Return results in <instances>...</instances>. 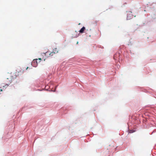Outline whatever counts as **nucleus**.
Listing matches in <instances>:
<instances>
[{
  "mask_svg": "<svg viewBox=\"0 0 156 156\" xmlns=\"http://www.w3.org/2000/svg\"><path fill=\"white\" fill-rule=\"evenodd\" d=\"M12 81L11 80H9V83H6L5 85H3V84H2L1 85V87H0V88H2L4 90L5 88L6 87H7L11 83Z\"/></svg>",
  "mask_w": 156,
  "mask_h": 156,
  "instance_id": "1",
  "label": "nucleus"
},
{
  "mask_svg": "<svg viewBox=\"0 0 156 156\" xmlns=\"http://www.w3.org/2000/svg\"><path fill=\"white\" fill-rule=\"evenodd\" d=\"M132 13V12L131 11H129L128 12L127 17V20H130L132 18L133 16L131 14Z\"/></svg>",
  "mask_w": 156,
  "mask_h": 156,
  "instance_id": "2",
  "label": "nucleus"
},
{
  "mask_svg": "<svg viewBox=\"0 0 156 156\" xmlns=\"http://www.w3.org/2000/svg\"><path fill=\"white\" fill-rule=\"evenodd\" d=\"M120 56V53H116L114 56V59L115 60H117V59H119Z\"/></svg>",
  "mask_w": 156,
  "mask_h": 156,
  "instance_id": "3",
  "label": "nucleus"
},
{
  "mask_svg": "<svg viewBox=\"0 0 156 156\" xmlns=\"http://www.w3.org/2000/svg\"><path fill=\"white\" fill-rule=\"evenodd\" d=\"M55 52H54L53 51L50 53L49 51H47L46 52V53H44V54L45 55V56H47L48 55H46V54H48L49 56H53L55 54Z\"/></svg>",
  "mask_w": 156,
  "mask_h": 156,
  "instance_id": "4",
  "label": "nucleus"
},
{
  "mask_svg": "<svg viewBox=\"0 0 156 156\" xmlns=\"http://www.w3.org/2000/svg\"><path fill=\"white\" fill-rule=\"evenodd\" d=\"M85 30V28L84 27H83L79 31V32L80 33H82L84 32V31Z\"/></svg>",
  "mask_w": 156,
  "mask_h": 156,
  "instance_id": "5",
  "label": "nucleus"
},
{
  "mask_svg": "<svg viewBox=\"0 0 156 156\" xmlns=\"http://www.w3.org/2000/svg\"><path fill=\"white\" fill-rule=\"evenodd\" d=\"M98 21L97 20H94L91 22V23L93 25H97Z\"/></svg>",
  "mask_w": 156,
  "mask_h": 156,
  "instance_id": "6",
  "label": "nucleus"
},
{
  "mask_svg": "<svg viewBox=\"0 0 156 156\" xmlns=\"http://www.w3.org/2000/svg\"><path fill=\"white\" fill-rule=\"evenodd\" d=\"M135 132V131L134 130H129V133H133Z\"/></svg>",
  "mask_w": 156,
  "mask_h": 156,
  "instance_id": "7",
  "label": "nucleus"
},
{
  "mask_svg": "<svg viewBox=\"0 0 156 156\" xmlns=\"http://www.w3.org/2000/svg\"><path fill=\"white\" fill-rule=\"evenodd\" d=\"M2 91V89H0V91Z\"/></svg>",
  "mask_w": 156,
  "mask_h": 156,
  "instance_id": "8",
  "label": "nucleus"
},
{
  "mask_svg": "<svg viewBox=\"0 0 156 156\" xmlns=\"http://www.w3.org/2000/svg\"><path fill=\"white\" fill-rule=\"evenodd\" d=\"M39 59L40 60H41V58H39Z\"/></svg>",
  "mask_w": 156,
  "mask_h": 156,
  "instance_id": "9",
  "label": "nucleus"
},
{
  "mask_svg": "<svg viewBox=\"0 0 156 156\" xmlns=\"http://www.w3.org/2000/svg\"><path fill=\"white\" fill-rule=\"evenodd\" d=\"M9 79V78H7V80Z\"/></svg>",
  "mask_w": 156,
  "mask_h": 156,
  "instance_id": "10",
  "label": "nucleus"
},
{
  "mask_svg": "<svg viewBox=\"0 0 156 156\" xmlns=\"http://www.w3.org/2000/svg\"><path fill=\"white\" fill-rule=\"evenodd\" d=\"M28 68V67H27V69Z\"/></svg>",
  "mask_w": 156,
  "mask_h": 156,
  "instance_id": "11",
  "label": "nucleus"
},
{
  "mask_svg": "<svg viewBox=\"0 0 156 156\" xmlns=\"http://www.w3.org/2000/svg\"><path fill=\"white\" fill-rule=\"evenodd\" d=\"M7 80L6 81V83H7Z\"/></svg>",
  "mask_w": 156,
  "mask_h": 156,
  "instance_id": "12",
  "label": "nucleus"
}]
</instances>
